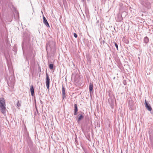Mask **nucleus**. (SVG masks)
Returning <instances> with one entry per match:
<instances>
[{"label": "nucleus", "mask_w": 153, "mask_h": 153, "mask_svg": "<svg viewBox=\"0 0 153 153\" xmlns=\"http://www.w3.org/2000/svg\"><path fill=\"white\" fill-rule=\"evenodd\" d=\"M5 101L3 98H0V107L1 112L4 114L5 113Z\"/></svg>", "instance_id": "obj_1"}, {"label": "nucleus", "mask_w": 153, "mask_h": 153, "mask_svg": "<svg viewBox=\"0 0 153 153\" xmlns=\"http://www.w3.org/2000/svg\"><path fill=\"white\" fill-rule=\"evenodd\" d=\"M51 44H53L54 45V43L53 42H48L46 45V50L47 52L51 50V47L50 46Z\"/></svg>", "instance_id": "obj_2"}, {"label": "nucleus", "mask_w": 153, "mask_h": 153, "mask_svg": "<svg viewBox=\"0 0 153 153\" xmlns=\"http://www.w3.org/2000/svg\"><path fill=\"white\" fill-rule=\"evenodd\" d=\"M46 85L47 89L49 90L50 85V79L47 73H46Z\"/></svg>", "instance_id": "obj_3"}, {"label": "nucleus", "mask_w": 153, "mask_h": 153, "mask_svg": "<svg viewBox=\"0 0 153 153\" xmlns=\"http://www.w3.org/2000/svg\"><path fill=\"white\" fill-rule=\"evenodd\" d=\"M145 104L146 108H147L148 110L151 111L152 110V108L150 106L149 104L147 102L146 100H145Z\"/></svg>", "instance_id": "obj_4"}, {"label": "nucleus", "mask_w": 153, "mask_h": 153, "mask_svg": "<svg viewBox=\"0 0 153 153\" xmlns=\"http://www.w3.org/2000/svg\"><path fill=\"white\" fill-rule=\"evenodd\" d=\"M62 98L63 99H64V98L65 97V88L63 85L62 86Z\"/></svg>", "instance_id": "obj_5"}, {"label": "nucleus", "mask_w": 153, "mask_h": 153, "mask_svg": "<svg viewBox=\"0 0 153 153\" xmlns=\"http://www.w3.org/2000/svg\"><path fill=\"white\" fill-rule=\"evenodd\" d=\"M43 23L45 24L47 27H49V25L46 19V18L44 16L43 17Z\"/></svg>", "instance_id": "obj_6"}, {"label": "nucleus", "mask_w": 153, "mask_h": 153, "mask_svg": "<svg viewBox=\"0 0 153 153\" xmlns=\"http://www.w3.org/2000/svg\"><path fill=\"white\" fill-rule=\"evenodd\" d=\"M74 115H76L77 114V112L78 111V108L76 104H74Z\"/></svg>", "instance_id": "obj_7"}, {"label": "nucleus", "mask_w": 153, "mask_h": 153, "mask_svg": "<svg viewBox=\"0 0 153 153\" xmlns=\"http://www.w3.org/2000/svg\"><path fill=\"white\" fill-rule=\"evenodd\" d=\"M123 19L121 17V16L120 14H118L117 16V20L118 22H120Z\"/></svg>", "instance_id": "obj_8"}, {"label": "nucleus", "mask_w": 153, "mask_h": 153, "mask_svg": "<svg viewBox=\"0 0 153 153\" xmlns=\"http://www.w3.org/2000/svg\"><path fill=\"white\" fill-rule=\"evenodd\" d=\"M30 92H31V95L33 96L34 91L33 87V85H32L30 87Z\"/></svg>", "instance_id": "obj_9"}, {"label": "nucleus", "mask_w": 153, "mask_h": 153, "mask_svg": "<svg viewBox=\"0 0 153 153\" xmlns=\"http://www.w3.org/2000/svg\"><path fill=\"white\" fill-rule=\"evenodd\" d=\"M152 132V131L151 130H150L149 131V139L151 141H152L153 139V137L151 134Z\"/></svg>", "instance_id": "obj_10"}, {"label": "nucleus", "mask_w": 153, "mask_h": 153, "mask_svg": "<svg viewBox=\"0 0 153 153\" xmlns=\"http://www.w3.org/2000/svg\"><path fill=\"white\" fill-rule=\"evenodd\" d=\"M93 85L91 83H90L89 87V91L90 92H91L92 91L93 89Z\"/></svg>", "instance_id": "obj_11"}, {"label": "nucleus", "mask_w": 153, "mask_h": 153, "mask_svg": "<svg viewBox=\"0 0 153 153\" xmlns=\"http://www.w3.org/2000/svg\"><path fill=\"white\" fill-rule=\"evenodd\" d=\"M144 41L145 43H148L149 41V38L146 36L144 38Z\"/></svg>", "instance_id": "obj_12"}, {"label": "nucleus", "mask_w": 153, "mask_h": 153, "mask_svg": "<svg viewBox=\"0 0 153 153\" xmlns=\"http://www.w3.org/2000/svg\"><path fill=\"white\" fill-rule=\"evenodd\" d=\"M78 116V120L79 121H80L81 119L83 118V116L82 115H79Z\"/></svg>", "instance_id": "obj_13"}, {"label": "nucleus", "mask_w": 153, "mask_h": 153, "mask_svg": "<svg viewBox=\"0 0 153 153\" xmlns=\"http://www.w3.org/2000/svg\"><path fill=\"white\" fill-rule=\"evenodd\" d=\"M53 64H50L49 65V68L51 70H52L53 68Z\"/></svg>", "instance_id": "obj_14"}, {"label": "nucleus", "mask_w": 153, "mask_h": 153, "mask_svg": "<svg viewBox=\"0 0 153 153\" xmlns=\"http://www.w3.org/2000/svg\"><path fill=\"white\" fill-rule=\"evenodd\" d=\"M17 105L18 107H19L21 106V104L19 103V101H18L17 103Z\"/></svg>", "instance_id": "obj_15"}, {"label": "nucleus", "mask_w": 153, "mask_h": 153, "mask_svg": "<svg viewBox=\"0 0 153 153\" xmlns=\"http://www.w3.org/2000/svg\"><path fill=\"white\" fill-rule=\"evenodd\" d=\"M114 44L116 47L117 48V49H118V46L117 44L115 42H114Z\"/></svg>", "instance_id": "obj_16"}, {"label": "nucleus", "mask_w": 153, "mask_h": 153, "mask_svg": "<svg viewBox=\"0 0 153 153\" xmlns=\"http://www.w3.org/2000/svg\"><path fill=\"white\" fill-rule=\"evenodd\" d=\"M74 37H75V38H76L77 37V35L76 33H74Z\"/></svg>", "instance_id": "obj_17"}, {"label": "nucleus", "mask_w": 153, "mask_h": 153, "mask_svg": "<svg viewBox=\"0 0 153 153\" xmlns=\"http://www.w3.org/2000/svg\"><path fill=\"white\" fill-rule=\"evenodd\" d=\"M14 80L13 79L12 81V85H14Z\"/></svg>", "instance_id": "obj_18"}, {"label": "nucleus", "mask_w": 153, "mask_h": 153, "mask_svg": "<svg viewBox=\"0 0 153 153\" xmlns=\"http://www.w3.org/2000/svg\"><path fill=\"white\" fill-rule=\"evenodd\" d=\"M8 85H9L10 84V82H8Z\"/></svg>", "instance_id": "obj_19"}, {"label": "nucleus", "mask_w": 153, "mask_h": 153, "mask_svg": "<svg viewBox=\"0 0 153 153\" xmlns=\"http://www.w3.org/2000/svg\"><path fill=\"white\" fill-rule=\"evenodd\" d=\"M82 1H84L85 0H81Z\"/></svg>", "instance_id": "obj_20"}]
</instances>
